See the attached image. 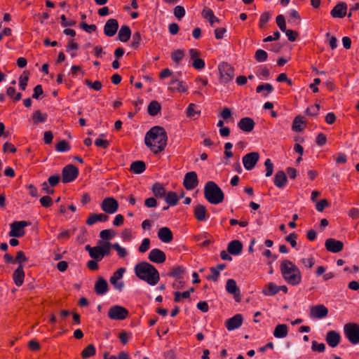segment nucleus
I'll return each instance as SVG.
<instances>
[{
    "instance_id": "nucleus-1",
    "label": "nucleus",
    "mask_w": 359,
    "mask_h": 359,
    "mask_svg": "<svg viewBox=\"0 0 359 359\" xmlns=\"http://www.w3.org/2000/svg\"><path fill=\"white\" fill-rule=\"evenodd\" d=\"M167 133L165 129L160 126L151 128L145 135V144L155 154L163 151L167 144Z\"/></svg>"
},
{
    "instance_id": "nucleus-2",
    "label": "nucleus",
    "mask_w": 359,
    "mask_h": 359,
    "mask_svg": "<svg viewBox=\"0 0 359 359\" xmlns=\"http://www.w3.org/2000/svg\"><path fill=\"white\" fill-rule=\"evenodd\" d=\"M136 276L141 280L146 281L151 285H155L159 281V273L151 264L142 262L135 266Z\"/></svg>"
},
{
    "instance_id": "nucleus-3",
    "label": "nucleus",
    "mask_w": 359,
    "mask_h": 359,
    "mask_svg": "<svg viewBox=\"0 0 359 359\" xmlns=\"http://www.w3.org/2000/svg\"><path fill=\"white\" fill-rule=\"evenodd\" d=\"M280 270L284 280L290 285H297L302 280V274L298 267L290 260L284 259L280 265Z\"/></svg>"
},
{
    "instance_id": "nucleus-4",
    "label": "nucleus",
    "mask_w": 359,
    "mask_h": 359,
    "mask_svg": "<svg viewBox=\"0 0 359 359\" xmlns=\"http://www.w3.org/2000/svg\"><path fill=\"white\" fill-rule=\"evenodd\" d=\"M204 197L211 204L217 205L223 202L224 194L213 181H208L204 187Z\"/></svg>"
},
{
    "instance_id": "nucleus-5",
    "label": "nucleus",
    "mask_w": 359,
    "mask_h": 359,
    "mask_svg": "<svg viewBox=\"0 0 359 359\" xmlns=\"http://www.w3.org/2000/svg\"><path fill=\"white\" fill-rule=\"evenodd\" d=\"M346 337L352 344H359V325L355 323H348L344 326Z\"/></svg>"
},
{
    "instance_id": "nucleus-6",
    "label": "nucleus",
    "mask_w": 359,
    "mask_h": 359,
    "mask_svg": "<svg viewBox=\"0 0 359 359\" xmlns=\"http://www.w3.org/2000/svg\"><path fill=\"white\" fill-rule=\"evenodd\" d=\"M129 316V311L125 307L115 305L109 308L108 311V317L111 320H123Z\"/></svg>"
},
{
    "instance_id": "nucleus-7",
    "label": "nucleus",
    "mask_w": 359,
    "mask_h": 359,
    "mask_svg": "<svg viewBox=\"0 0 359 359\" xmlns=\"http://www.w3.org/2000/svg\"><path fill=\"white\" fill-rule=\"evenodd\" d=\"M78 175V168L73 165H67L62 170V181L63 183L73 182L77 178Z\"/></svg>"
},
{
    "instance_id": "nucleus-8",
    "label": "nucleus",
    "mask_w": 359,
    "mask_h": 359,
    "mask_svg": "<svg viewBox=\"0 0 359 359\" xmlns=\"http://www.w3.org/2000/svg\"><path fill=\"white\" fill-rule=\"evenodd\" d=\"M102 211L107 214H114L118 209V203L113 197L105 198L100 204Z\"/></svg>"
},
{
    "instance_id": "nucleus-9",
    "label": "nucleus",
    "mask_w": 359,
    "mask_h": 359,
    "mask_svg": "<svg viewBox=\"0 0 359 359\" xmlns=\"http://www.w3.org/2000/svg\"><path fill=\"white\" fill-rule=\"evenodd\" d=\"M29 223L26 221L13 222L11 224V231L9 236L12 237H22L25 235V227L28 226Z\"/></svg>"
},
{
    "instance_id": "nucleus-10",
    "label": "nucleus",
    "mask_w": 359,
    "mask_h": 359,
    "mask_svg": "<svg viewBox=\"0 0 359 359\" xmlns=\"http://www.w3.org/2000/svg\"><path fill=\"white\" fill-rule=\"evenodd\" d=\"M219 70L221 79L223 81L227 83L231 81L234 76V69L227 63H222L219 65Z\"/></svg>"
},
{
    "instance_id": "nucleus-11",
    "label": "nucleus",
    "mask_w": 359,
    "mask_h": 359,
    "mask_svg": "<svg viewBox=\"0 0 359 359\" xmlns=\"http://www.w3.org/2000/svg\"><path fill=\"white\" fill-rule=\"evenodd\" d=\"M198 184V180L196 172H187L184 178L183 185L187 190H193Z\"/></svg>"
},
{
    "instance_id": "nucleus-12",
    "label": "nucleus",
    "mask_w": 359,
    "mask_h": 359,
    "mask_svg": "<svg viewBox=\"0 0 359 359\" xmlns=\"http://www.w3.org/2000/svg\"><path fill=\"white\" fill-rule=\"evenodd\" d=\"M328 309L323 304L313 306L310 309V317L311 318L321 319L328 315Z\"/></svg>"
},
{
    "instance_id": "nucleus-13",
    "label": "nucleus",
    "mask_w": 359,
    "mask_h": 359,
    "mask_svg": "<svg viewBox=\"0 0 359 359\" xmlns=\"http://www.w3.org/2000/svg\"><path fill=\"white\" fill-rule=\"evenodd\" d=\"M325 246L327 251L332 253H337L343 250L344 243L341 241L334 238H328L325 241Z\"/></svg>"
},
{
    "instance_id": "nucleus-14",
    "label": "nucleus",
    "mask_w": 359,
    "mask_h": 359,
    "mask_svg": "<svg viewBox=\"0 0 359 359\" xmlns=\"http://www.w3.org/2000/svg\"><path fill=\"white\" fill-rule=\"evenodd\" d=\"M118 29V22L114 18L109 19L104 26V33L107 36L111 37L116 34Z\"/></svg>"
},
{
    "instance_id": "nucleus-15",
    "label": "nucleus",
    "mask_w": 359,
    "mask_h": 359,
    "mask_svg": "<svg viewBox=\"0 0 359 359\" xmlns=\"http://www.w3.org/2000/svg\"><path fill=\"white\" fill-rule=\"evenodd\" d=\"M148 259L153 263L162 264L166 259V255L163 251L160 249L154 248L150 251Z\"/></svg>"
},
{
    "instance_id": "nucleus-16",
    "label": "nucleus",
    "mask_w": 359,
    "mask_h": 359,
    "mask_svg": "<svg viewBox=\"0 0 359 359\" xmlns=\"http://www.w3.org/2000/svg\"><path fill=\"white\" fill-rule=\"evenodd\" d=\"M189 57L193 60V67L198 70H201L205 67V62L203 60L198 58L200 53L194 48H191L189 50Z\"/></svg>"
},
{
    "instance_id": "nucleus-17",
    "label": "nucleus",
    "mask_w": 359,
    "mask_h": 359,
    "mask_svg": "<svg viewBox=\"0 0 359 359\" xmlns=\"http://www.w3.org/2000/svg\"><path fill=\"white\" fill-rule=\"evenodd\" d=\"M126 269L124 268H119L117 271H116L113 275L111 276L109 281L114 286V287L121 291L124 284L123 282H118V280L121 279L125 272Z\"/></svg>"
},
{
    "instance_id": "nucleus-18",
    "label": "nucleus",
    "mask_w": 359,
    "mask_h": 359,
    "mask_svg": "<svg viewBox=\"0 0 359 359\" xmlns=\"http://www.w3.org/2000/svg\"><path fill=\"white\" fill-rule=\"evenodd\" d=\"M243 320V316L241 314H236L232 318L226 320L225 326L228 330H233L238 329L242 325Z\"/></svg>"
},
{
    "instance_id": "nucleus-19",
    "label": "nucleus",
    "mask_w": 359,
    "mask_h": 359,
    "mask_svg": "<svg viewBox=\"0 0 359 359\" xmlns=\"http://www.w3.org/2000/svg\"><path fill=\"white\" fill-rule=\"evenodd\" d=\"M347 4L345 2H339L330 11L332 18H342L346 15Z\"/></svg>"
},
{
    "instance_id": "nucleus-20",
    "label": "nucleus",
    "mask_w": 359,
    "mask_h": 359,
    "mask_svg": "<svg viewBox=\"0 0 359 359\" xmlns=\"http://www.w3.org/2000/svg\"><path fill=\"white\" fill-rule=\"evenodd\" d=\"M325 341L330 347L334 348L340 343L341 335L337 331H328L325 337Z\"/></svg>"
},
{
    "instance_id": "nucleus-21",
    "label": "nucleus",
    "mask_w": 359,
    "mask_h": 359,
    "mask_svg": "<svg viewBox=\"0 0 359 359\" xmlns=\"http://www.w3.org/2000/svg\"><path fill=\"white\" fill-rule=\"evenodd\" d=\"M226 291L231 294L234 295V299L236 302H239L241 300L239 289L236 285V282L233 279H228L226 284Z\"/></svg>"
},
{
    "instance_id": "nucleus-22",
    "label": "nucleus",
    "mask_w": 359,
    "mask_h": 359,
    "mask_svg": "<svg viewBox=\"0 0 359 359\" xmlns=\"http://www.w3.org/2000/svg\"><path fill=\"white\" fill-rule=\"evenodd\" d=\"M109 290L107 280L102 277H99L95 284V292L98 295H103Z\"/></svg>"
},
{
    "instance_id": "nucleus-23",
    "label": "nucleus",
    "mask_w": 359,
    "mask_h": 359,
    "mask_svg": "<svg viewBox=\"0 0 359 359\" xmlns=\"http://www.w3.org/2000/svg\"><path fill=\"white\" fill-rule=\"evenodd\" d=\"M255 123L249 117L242 118L238 123V127L244 132H250L253 130Z\"/></svg>"
},
{
    "instance_id": "nucleus-24",
    "label": "nucleus",
    "mask_w": 359,
    "mask_h": 359,
    "mask_svg": "<svg viewBox=\"0 0 359 359\" xmlns=\"http://www.w3.org/2000/svg\"><path fill=\"white\" fill-rule=\"evenodd\" d=\"M108 219H109V217L104 213H99V214L90 213L88 215V217L86 221V224H88L89 226H92L98 222H107L108 220Z\"/></svg>"
},
{
    "instance_id": "nucleus-25",
    "label": "nucleus",
    "mask_w": 359,
    "mask_h": 359,
    "mask_svg": "<svg viewBox=\"0 0 359 359\" xmlns=\"http://www.w3.org/2000/svg\"><path fill=\"white\" fill-rule=\"evenodd\" d=\"M158 238L163 243H170L173 239V234L168 227H162L158 231Z\"/></svg>"
},
{
    "instance_id": "nucleus-26",
    "label": "nucleus",
    "mask_w": 359,
    "mask_h": 359,
    "mask_svg": "<svg viewBox=\"0 0 359 359\" xmlns=\"http://www.w3.org/2000/svg\"><path fill=\"white\" fill-rule=\"evenodd\" d=\"M243 244L238 240H233L228 244V252L233 255H238L242 252Z\"/></svg>"
},
{
    "instance_id": "nucleus-27",
    "label": "nucleus",
    "mask_w": 359,
    "mask_h": 359,
    "mask_svg": "<svg viewBox=\"0 0 359 359\" xmlns=\"http://www.w3.org/2000/svg\"><path fill=\"white\" fill-rule=\"evenodd\" d=\"M273 182L278 188H284L287 183L286 174L283 170L278 171L275 175Z\"/></svg>"
},
{
    "instance_id": "nucleus-28",
    "label": "nucleus",
    "mask_w": 359,
    "mask_h": 359,
    "mask_svg": "<svg viewBox=\"0 0 359 359\" xmlns=\"http://www.w3.org/2000/svg\"><path fill=\"white\" fill-rule=\"evenodd\" d=\"M194 215L198 221H205L207 218V210L205 205L198 204L194 208Z\"/></svg>"
},
{
    "instance_id": "nucleus-29",
    "label": "nucleus",
    "mask_w": 359,
    "mask_h": 359,
    "mask_svg": "<svg viewBox=\"0 0 359 359\" xmlns=\"http://www.w3.org/2000/svg\"><path fill=\"white\" fill-rule=\"evenodd\" d=\"M25 278V272L23 266H18L13 274V279L17 286H21L23 284Z\"/></svg>"
},
{
    "instance_id": "nucleus-30",
    "label": "nucleus",
    "mask_w": 359,
    "mask_h": 359,
    "mask_svg": "<svg viewBox=\"0 0 359 359\" xmlns=\"http://www.w3.org/2000/svg\"><path fill=\"white\" fill-rule=\"evenodd\" d=\"M201 14L205 19L208 20L212 27H214L215 22H219V19L215 15L213 11L209 8L205 7Z\"/></svg>"
},
{
    "instance_id": "nucleus-31",
    "label": "nucleus",
    "mask_w": 359,
    "mask_h": 359,
    "mask_svg": "<svg viewBox=\"0 0 359 359\" xmlns=\"http://www.w3.org/2000/svg\"><path fill=\"white\" fill-rule=\"evenodd\" d=\"M131 36V30L129 26L124 25L121 27L118 34V39L121 42H127Z\"/></svg>"
},
{
    "instance_id": "nucleus-32",
    "label": "nucleus",
    "mask_w": 359,
    "mask_h": 359,
    "mask_svg": "<svg viewBox=\"0 0 359 359\" xmlns=\"http://www.w3.org/2000/svg\"><path fill=\"white\" fill-rule=\"evenodd\" d=\"M146 169L145 163L142 161H133L130 167V171L135 174L142 173Z\"/></svg>"
},
{
    "instance_id": "nucleus-33",
    "label": "nucleus",
    "mask_w": 359,
    "mask_h": 359,
    "mask_svg": "<svg viewBox=\"0 0 359 359\" xmlns=\"http://www.w3.org/2000/svg\"><path fill=\"white\" fill-rule=\"evenodd\" d=\"M262 293L266 296H274L278 293V285L273 282L269 283L263 288Z\"/></svg>"
},
{
    "instance_id": "nucleus-34",
    "label": "nucleus",
    "mask_w": 359,
    "mask_h": 359,
    "mask_svg": "<svg viewBox=\"0 0 359 359\" xmlns=\"http://www.w3.org/2000/svg\"><path fill=\"white\" fill-rule=\"evenodd\" d=\"M288 327L285 324H278L275 327L273 335L276 338H284L287 335Z\"/></svg>"
},
{
    "instance_id": "nucleus-35",
    "label": "nucleus",
    "mask_w": 359,
    "mask_h": 359,
    "mask_svg": "<svg viewBox=\"0 0 359 359\" xmlns=\"http://www.w3.org/2000/svg\"><path fill=\"white\" fill-rule=\"evenodd\" d=\"M48 114L42 113L40 110L35 111L32 115V119L35 125L46 122Z\"/></svg>"
},
{
    "instance_id": "nucleus-36",
    "label": "nucleus",
    "mask_w": 359,
    "mask_h": 359,
    "mask_svg": "<svg viewBox=\"0 0 359 359\" xmlns=\"http://www.w3.org/2000/svg\"><path fill=\"white\" fill-rule=\"evenodd\" d=\"M160 110H161V105L156 100L151 101L148 105V108H147L148 114L152 116L157 115L158 113L160 111Z\"/></svg>"
},
{
    "instance_id": "nucleus-37",
    "label": "nucleus",
    "mask_w": 359,
    "mask_h": 359,
    "mask_svg": "<svg viewBox=\"0 0 359 359\" xmlns=\"http://www.w3.org/2000/svg\"><path fill=\"white\" fill-rule=\"evenodd\" d=\"M153 194L156 197L163 198L165 195V189L163 184L155 183L152 187Z\"/></svg>"
},
{
    "instance_id": "nucleus-38",
    "label": "nucleus",
    "mask_w": 359,
    "mask_h": 359,
    "mask_svg": "<svg viewBox=\"0 0 359 359\" xmlns=\"http://www.w3.org/2000/svg\"><path fill=\"white\" fill-rule=\"evenodd\" d=\"M96 350L93 344H88L81 352L82 358H88L95 355Z\"/></svg>"
},
{
    "instance_id": "nucleus-39",
    "label": "nucleus",
    "mask_w": 359,
    "mask_h": 359,
    "mask_svg": "<svg viewBox=\"0 0 359 359\" xmlns=\"http://www.w3.org/2000/svg\"><path fill=\"white\" fill-rule=\"evenodd\" d=\"M165 200L169 205L175 206L177 204L179 198L175 192L169 191L167 194Z\"/></svg>"
},
{
    "instance_id": "nucleus-40",
    "label": "nucleus",
    "mask_w": 359,
    "mask_h": 359,
    "mask_svg": "<svg viewBox=\"0 0 359 359\" xmlns=\"http://www.w3.org/2000/svg\"><path fill=\"white\" fill-rule=\"evenodd\" d=\"M184 273V269L182 266H178L174 267L171 269V271L168 273V276L175 278L176 279H180L182 278V274Z\"/></svg>"
},
{
    "instance_id": "nucleus-41",
    "label": "nucleus",
    "mask_w": 359,
    "mask_h": 359,
    "mask_svg": "<svg viewBox=\"0 0 359 359\" xmlns=\"http://www.w3.org/2000/svg\"><path fill=\"white\" fill-rule=\"evenodd\" d=\"M304 123L303 117L297 116L294 118L292 124V130L295 132H301L303 130L302 125Z\"/></svg>"
},
{
    "instance_id": "nucleus-42",
    "label": "nucleus",
    "mask_w": 359,
    "mask_h": 359,
    "mask_svg": "<svg viewBox=\"0 0 359 359\" xmlns=\"http://www.w3.org/2000/svg\"><path fill=\"white\" fill-rule=\"evenodd\" d=\"M70 146L68 142L65 140H60L55 146V149L58 152L65 153L70 150Z\"/></svg>"
},
{
    "instance_id": "nucleus-43",
    "label": "nucleus",
    "mask_w": 359,
    "mask_h": 359,
    "mask_svg": "<svg viewBox=\"0 0 359 359\" xmlns=\"http://www.w3.org/2000/svg\"><path fill=\"white\" fill-rule=\"evenodd\" d=\"M255 58L258 62H265L268 58V53L262 49H258L255 52Z\"/></svg>"
},
{
    "instance_id": "nucleus-44",
    "label": "nucleus",
    "mask_w": 359,
    "mask_h": 359,
    "mask_svg": "<svg viewBox=\"0 0 359 359\" xmlns=\"http://www.w3.org/2000/svg\"><path fill=\"white\" fill-rule=\"evenodd\" d=\"M90 256L96 261H101L103 259L101 248L100 246L93 247V250L90 252Z\"/></svg>"
},
{
    "instance_id": "nucleus-45",
    "label": "nucleus",
    "mask_w": 359,
    "mask_h": 359,
    "mask_svg": "<svg viewBox=\"0 0 359 359\" xmlns=\"http://www.w3.org/2000/svg\"><path fill=\"white\" fill-rule=\"evenodd\" d=\"M99 244L101 245V246L100 247L101 248L102 254H103V257L109 255L111 246V243L108 241L102 242V241H100Z\"/></svg>"
},
{
    "instance_id": "nucleus-46",
    "label": "nucleus",
    "mask_w": 359,
    "mask_h": 359,
    "mask_svg": "<svg viewBox=\"0 0 359 359\" xmlns=\"http://www.w3.org/2000/svg\"><path fill=\"white\" fill-rule=\"evenodd\" d=\"M184 56V51L181 49H178L172 53L171 58L176 62L179 63Z\"/></svg>"
},
{
    "instance_id": "nucleus-47",
    "label": "nucleus",
    "mask_w": 359,
    "mask_h": 359,
    "mask_svg": "<svg viewBox=\"0 0 359 359\" xmlns=\"http://www.w3.org/2000/svg\"><path fill=\"white\" fill-rule=\"evenodd\" d=\"M259 158H243L244 167L247 170L252 169L257 164Z\"/></svg>"
},
{
    "instance_id": "nucleus-48",
    "label": "nucleus",
    "mask_w": 359,
    "mask_h": 359,
    "mask_svg": "<svg viewBox=\"0 0 359 359\" xmlns=\"http://www.w3.org/2000/svg\"><path fill=\"white\" fill-rule=\"evenodd\" d=\"M28 258L25 256L23 251H18L15 257V264H18V266H22L23 262H26Z\"/></svg>"
},
{
    "instance_id": "nucleus-49",
    "label": "nucleus",
    "mask_w": 359,
    "mask_h": 359,
    "mask_svg": "<svg viewBox=\"0 0 359 359\" xmlns=\"http://www.w3.org/2000/svg\"><path fill=\"white\" fill-rule=\"evenodd\" d=\"M141 34L140 32H136L133 35V41L131 43V48L136 49L139 47L141 41Z\"/></svg>"
},
{
    "instance_id": "nucleus-50",
    "label": "nucleus",
    "mask_w": 359,
    "mask_h": 359,
    "mask_svg": "<svg viewBox=\"0 0 359 359\" xmlns=\"http://www.w3.org/2000/svg\"><path fill=\"white\" fill-rule=\"evenodd\" d=\"M263 90H266L269 93H271L273 90V87L271 83H262L259 85L256 88V92L260 93Z\"/></svg>"
},
{
    "instance_id": "nucleus-51",
    "label": "nucleus",
    "mask_w": 359,
    "mask_h": 359,
    "mask_svg": "<svg viewBox=\"0 0 359 359\" xmlns=\"http://www.w3.org/2000/svg\"><path fill=\"white\" fill-rule=\"evenodd\" d=\"M169 90H177L178 92L185 93L187 91V86L185 83L182 81H178L177 83V86L175 87H169Z\"/></svg>"
},
{
    "instance_id": "nucleus-52",
    "label": "nucleus",
    "mask_w": 359,
    "mask_h": 359,
    "mask_svg": "<svg viewBox=\"0 0 359 359\" xmlns=\"http://www.w3.org/2000/svg\"><path fill=\"white\" fill-rule=\"evenodd\" d=\"M320 110V105L316 104L310 107H308L306 110V113L311 116H316L318 115Z\"/></svg>"
},
{
    "instance_id": "nucleus-53",
    "label": "nucleus",
    "mask_w": 359,
    "mask_h": 359,
    "mask_svg": "<svg viewBox=\"0 0 359 359\" xmlns=\"http://www.w3.org/2000/svg\"><path fill=\"white\" fill-rule=\"evenodd\" d=\"M311 349L313 351L323 353L325 350V345L323 343H318L316 341H313Z\"/></svg>"
},
{
    "instance_id": "nucleus-54",
    "label": "nucleus",
    "mask_w": 359,
    "mask_h": 359,
    "mask_svg": "<svg viewBox=\"0 0 359 359\" xmlns=\"http://www.w3.org/2000/svg\"><path fill=\"white\" fill-rule=\"evenodd\" d=\"M264 165L266 166V177L271 176L273 172V164L270 158H266Z\"/></svg>"
},
{
    "instance_id": "nucleus-55",
    "label": "nucleus",
    "mask_w": 359,
    "mask_h": 359,
    "mask_svg": "<svg viewBox=\"0 0 359 359\" xmlns=\"http://www.w3.org/2000/svg\"><path fill=\"white\" fill-rule=\"evenodd\" d=\"M85 83L90 88L94 89L95 90H100L102 87L101 82L99 81L91 82L90 80L86 79L85 80Z\"/></svg>"
},
{
    "instance_id": "nucleus-56",
    "label": "nucleus",
    "mask_w": 359,
    "mask_h": 359,
    "mask_svg": "<svg viewBox=\"0 0 359 359\" xmlns=\"http://www.w3.org/2000/svg\"><path fill=\"white\" fill-rule=\"evenodd\" d=\"M111 247L117 252L119 257H125L127 255V251L125 248L121 247L118 243L111 245Z\"/></svg>"
},
{
    "instance_id": "nucleus-57",
    "label": "nucleus",
    "mask_w": 359,
    "mask_h": 359,
    "mask_svg": "<svg viewBox=\"0 0 359 359\" xmlns=\"http://www.w3.org/2000/svg\"><path fill=\"white\" fill-rule=\"evenodd\" d=\"M276 23L282 32L286 31L285 20L283 15H279L276 17Z\"/></svg>"
},
{
    "instance_id": "nucleus-58",
    "label": "nucleus",
    "mask_w": 359,
    "mask_h": 359,
    "mask_svg": "<svg viewBox=\"0 0 359 359\" xmlns=\"http://www.w3.org/2000/svg\"><path fill=\"white\" fill-rule=\"evenodd\" d=\"M60 20H61L62 26H63L65 27H74L76 23V22L75 20H67L65 15H62L60 16Z\"/></svg>"
},
{
    "instance_id": "nucleus-59",
    "label": "nucleus",
    "mask_w": 359,
    "mask_h": 359,
    "mask_svg": "<svg viewBox=\"0 0 359 359\" xmlns=\"http://www.w3.org/2000/svg\"><path fill=\"white\" fill-rule=\"evenodd\" d=\"M173 13H174L175 16L177 18L181 19L185 15V10H184V7H182L181 6H177L175 7Z\"/></svg>"
},
{
    "instance_id": "nucleus-60",
    "label": "nucleus",
    "mask_w": 359,
    "mask_h": 359,
    "mask_svg": "<svg viewBox=\"0 0 359 359\" xmlns=\"http://www.w3.org/2000/svg\"><path fill=\"white\" fill-rule=\"evenodd\" d=\"M40 203L43 207L49 208L53 205V200L49 196H45L40 198Z\"/></svg>"
},
{
    "instance_id": "nucleus-61",
    "label": "nucleus",
    "mask_w": 359,
    "mask_h": 359,
    "mask_svg": "<svg viewBox=\"0 0 359 359\" xmlns=\"http://www.w3.org/2000/svg\"><path fill=\"white\" fill-rule=\"evenodd\" d=\"M150 247V240L149 238H144L143 239L141 245H140L138 250L140 252H147Z\"/></svg>"
},
{
    "instance_id": "nucleus-62",
    "label": "nucleus",
    "mask_w": 359,
    "mask_h": 359,
    "mask_svg": "<svg viewBox=\"0 0 359 359\" xmlns=\"http://www.w3.org/2000/svg\"><path fill=\"white\" fill-rule=\"evenodd\" d=\"M80 27L81 29H83L84 31H86L88 33H91L93 32H95L97 29V27L95 25H88L84 22H82L80 24Z\"/></svg>"
},
{
    "instance_id": "nucleus-63",
    "label": "nucleus",
    "mask_w": 359,
    "mask_h": 359,
    "mask_svg": "<svg viewBox=\"0 0 359 359\" xmlns=\"http://www.w3.org/2000/svg\"><path fill=\"white\" fill-rule=\"evenodd\" d=\"M297 234L295 233H290L285 238V240L289 242L292 248H295L297 245Z\"/></svg>"
},
{
    "instance_id": "nucleus-64",
    "label": "nucleus",
    "mask_w": 359,
    "mask_h": 359,
    "mask_svg": "<svg viewBox=\"0 0 359 359\" xmlns=\"http://www.w3.org/2000/svg\"><path fill=\"white\" fill-rule=\"evenodd\" d=\"M246 146H247V143L246 142H242V141L238 142L235 145L234 151H235L236 155L240 156L241 151L246 147Z\"/></svg>"
}]
</instances>
